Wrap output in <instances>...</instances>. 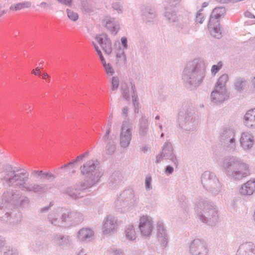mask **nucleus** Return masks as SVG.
<instances>
[{"label":"nucleus","mask_w":255,"mask_h":255,"mask_svg":"<svg viewBox=\"0 0 255 255\" xmlns=\"http://www.w3.org/2000/svg\"><path fill=\"white\" fill-rule=\"evenodd\" d=\"M29 173L24 169L15 170L8 167L4 171L1 179L9 186L15 185L23 191L41 194L46 192L48 186L46 184H38L28 182Z\"/></svg>","instance_id":"1"},{"label":"nucleus","mask_w":255,"mask_h":255,"mask_svg":"<svg viewBox=\"0 0 255 255\" xmlns=\"http://www.w3.org/2000/svg\"><path fill=\"white\" fill-rule=\"evenodd\" d=\"M206 64L200 58L188 62L182 73V80L185 87L190 90L202 84L206 75Z\"/></svg>","instance_id":"2"},{"label":"nucleus","mask_w":255,"mask_h":255,"mask_svg":"<svg viewBox=\"0 0 255 255\" xmlns=\"http://www.w3.org/2000/svg\"><path fill=\"white\" fill-rule=\"evenodd\" d=\"M222 166L227 176L233 180L240 181L250 174L249 165L236 156L225 158Z\"/></svg>","instance_id":"3"},{"label":"nucleus","mask_w":255,"mask_h":255,"mask_svg":"<svg viewBox=\"0 0 255 255\" xmlns=\"http://www.w3.org/2000/svg\"><path fill=\"white\" fill-rule=\"evenodd\" d=\"M80 170L81 174L85 177V180L80 182L82 189L90 188L97 184L102 176L99 163L96 160L87 161L80 166Z\"/></svg>","instance_id":"4"},{"label":"nucleus","mask_w":255,"mask_h":255,"mask_svg":"<svg viewBox=\"0 0 255 255\" xmlns=\"http://www.w3.org/2000/svg\"><path fill=\"white\" fill-rule=\"evenodd\" d=\"M1 201L6 203V208L10 210L16 208H24L30 203L29 198L17 189H8L1 196Z\"/></svg>","instance_id":"5"},{"label":"nucleus","mask_w":255,"mask_h":255,"mask_svg":"<svg viewBox=\"0 0 255 255\" xmlns=\"http://www.w3.org/2000/svg\"><path fill=\"white\" fill-rule=\"evenodd\" d=\"M195 209L202 222L213 226L217 222V210L212 202L202 199L196 203Z\"/></svg>","instance_id":"6"},{"label":"nucleus","mask_w":255,"mask_h":255,"mask_svg":"<svg viewBox=\"0 0 255 255\" xmlns=\"http://www.w3.org/2000/svg\"><path fill=\"white\" fill-rule=\"evenodd\" d=\"M178 120L179 126L188 131L195 130L198 123V119L193 116L191 110L184 108L179 112Z\"/></svg>","instance_id":"7"},{"label":"nucleus","mask_w":255,"mask_h":255,"mask_svg":"<svg viewBox=\"0 0 255 255\" xmlns=\"http://www.w3.org/2000/svg\"><path fill=\"white\" fill-rule=\"evenodd\" d=\"M201 182L207 190L216 194L221 189L222 185L216 175L209 171H205L201 176Z\"/></svg>","instance_id":"8"},{"label":"nucleus","mask_w":255,"mask_h":255,"mask_svg":"<svg viewBox=\"0 0 255 255\" xmlns=\"http://www.w3.org/2000/svg\"><path fill=\"white\" fill-rule=\"evenodd\" d=\"M235 133L233 128L225 127L221 130L220 141L222 145L228 150H234L236 148Z\"/></svg>","instance_id":"9"},{"label":"nucleus","mask_w":255,"mask_h":255,"mask_svg":"<svg viewBox=\"0 0 255 255\" xmlns=\"http://www.w3.org/2000/svg\"><path fill=\"white\" fill-rule=\"evenodd\" d=\"M171 160L174 166L177 167L178 161L175 154L174 153V149L172 143L169 140H167L162 147V151L156 156V162L159 163L163 158Z\"/></svg>","instance_id":"10"},{"label":"nucleus","mask_w":255,"mask_h":255,"mask_svg":"<svg viewBox=\"0 0 255 255\" xmlns=\"http://www.w3.org/2000/svg\"><path fill=\"white\" fill-rule=\"evenodd\" d=\"M132 126L127 121H123L120 134V145L122 148H127L132 139Z\"/></svg>","instance_id":"11"},{"label":"nucleus","mask_w":255,"mask_h":255,"mask_svg":"<svg viewBox=\"0 0 255 255\" xmlns=\"http://www.w3.org/2000/svg\"><path fill=\"white\" fill-rule=\"evenodd\" d=\"M67 215L62 209H57L51 211L47 215V221L51 224L58 227H65Z\"/></svg>","instance_id":"12"},{"label":"nucleus","mask_w":255,"mask_h":255,"mask_svg":"<svg viewBox=\"0 0 255 255\" xmlns=\"http://www.w3.org/2000/svg\"><path fill=\"white\" fill-rule=\"evenodd\" d=\"M208 246L203 240L195 239L190 244V255H208Z\"/></svg>","instance_id":"13"},{"label":"nucleus","mask_w":255,"mask_h":255,"mask_svg":"<svg viewBox=\"0 0 255 255\" xmlns=\"http://www.w3.org/2000/svg\"><path fill=\"white\" fill-rule=\"evenodd\" d=\"M153 221L147 216H141L139 220L138 228L141 235L145 237L150 236L153 229Z\"/></svg>","instance_id":"14"},{"label":"nucleus","mask_w":255,"mask_h":255,"mask_svg":"<svg viewBox=\"0 0 255 255\" xmlns=\"http://www.w3.org/2000/svg\"><path fill=\"white\" fill-rule=\"evenodd\" d=\"M135 203L134 194L131 190H125L120 195L117 201L115 202L116 207L120 208L123 207L130 206Z\"/></svg>","instance_id":"15"},{"label":"nucleus","mask_w":255,"mask_h":255,"mask_svg":"<svg viewBox=\"0 0 255 255\" xmlns=\"http://www.w3.org/2000/svg\"><path fill=\"white\" fill-rule=\"evenodd\" d=\"M229 96L230 93L227 88L215 86L211 94V100L212 102L218 104L228 100Z\"/></svg>","instance_id":"16"},{"label":"nucleus","mask_w":255,"mask_h":255,"mask_svg":"<svg viewBox=\"0 0 255 255\" xmlns=\"http://www.w3.org/2000/svg\"><path fill=\"white\" fill-rule=\"evenodd\" d=\"M156 236L158 242L161 248L164 249L167 246L169 237L166 227L163 222L161 221H159L157 223Z\"/></svg>","instance_id":"17"},{"label":"nucleus","mask_w":255,"mask_h":255,"mask_svg":"<svg viewBox=\"0 0 255 255\" xmlns=\"http://www.w3.org/2000/svg\"><path fill=\"white\" fill-rule=\"evenodd\" d=\"M118 228L117 219L109 215L103 221L102 232L104 235H110L116 232Z\"/></svg>","instance_id":"18"},{"label":"nucleus","mask_w":255,"mask_h":255,"mask_svg":"<svg viewBox=\"0 0 255 255\" xmlns=\"http://www.w3.org/2000/svg\"><path fill=\"white\" fill-rule=\"evenodd\" d=\"M65 214L67 215L65 220V227L78 225L84 220V216L81 212L65 211Z\"/></svg>","instance_id":"19"},{"label":"nucleus","mask_w":255,"mask_h":255,"mask_svg":"<svg viewBox=\"0 0 255 255\" xmlns=\"http://www.w3.org/2000/svg\"><path fill=\"white\" fill-rule=\"evenodd\" d=\"M121 91L123 99L128 101H129L130 96L132 101L133 100V97H136V98H138L135 86L131 82L129 84L126 83H123L121 85Z\"/></svg>","instance_id":"20"},{"label":"nucleus","mask_w":255,"mask_h":255,"mask_svg":"<svg viewBox=\"0 0 255 255\" xmlns=\"http://www.w3.org/2000/svg\"><path fill=\"white\" fill-rule=\"evenodd\" d=\"M95 39L106 54L110 55L112 53L113 51L112 41L107 34L103 33L97 35Z\"/></svg>","instance_id":"21"},{"label":"nucleus","mask_w":255,"mask_h":255,"mask_svg":"<svg viewBox=\"0 0 255 255\" xmlns=\"http://www.w3.org/2000/svg\"><path fill=\"white\" fill-rule=\"evenodd\" d=\"M240 142L241 146L244 150H249L252 148L254 144V137L249 132H243L241 134Z\"/></svg>","instance_id":"22"},{"label":"nucleus","mask_w":255,"mask_h":255,"mask_svg":"<svg viewBox=\"0 0 255 255\" xmlns=\"http://www.w3.org/2000/svg\"><path fill=\"white\" fill-rule=\"evenodd\" d=\"M52 242L57 246L62 248L68 247L72 243L71 237L68 235L56 234L52 237Z\"/></svg>","instance_id":"23"},{"label":"nucleus","mask_w":255,"mask_h":255,"mask_svg":"<svg viewBox=\"0 0 255 255\" xmlns=\"http://www.w3.org/2000/svg\"><path fill=\"white\" fill-rule=\"evenodd\" d=\"M93 45L97 52V53L100 58L106 73L109 76H113V75L115 74V70L113 69L112 65L109 63H106V60L104 58L102 51L99 49L98 46L94 42H93Z\"/></svg>","instance_id":"24"},{"label":"nucleus","mask_w":255,"mask_h":255,"mask_svg":"<svg viewBox=\"0 0 255 255\" xmlns=\"http://www.w3.org/2000/svg\"><path fill=\"white\" fill-rule=\"evenodd\" d=\"M141 16L145 22H151L156 16V10L151 5H144L141 8Z\"/></svg>","instance_id":"25"},{"label":"nucleus","mask_w":255,"mask_h":255,"mask_svg":"<svg viewBox=\"0 0 255 255\" xmlns=\"http://www.w3.org/2000/svg\"><path fill=\"white\" fill-rule=\"evenodd\" d=\"M236 255H255V245L251 242H246L241 244Z\"/></svg>","instance_id":"26"},{"label":"nucleus","mask_w":255,"mask_h":255,"mask_svg":"<svg viewBox=\"0 0 255 255\" xmlns=\"http://www.w3.org/2000/svg\"><path fill=\"white\" fill-rule=\"evenodd\" d=\"M94 232L93 230L88 228H83L77 233L78 240L83 242H89L94 238Z\"/></svg>","instance_id":"27"},{"label":"nucleus","mask_w":255,"mask_h":255,"mask_svg":"<svg viewBox=\"0 0 255 255\" xmlns=\"http://www.w3.org/2000/svg\"><path fill=\"white\" fill-rule=\"evenodd\" d=\"M103 24L112 34L116 35L120 29L119 21L113 17H106L103 21Z\"/></svg>","instance_id":"28"},{"label":"nucleus","mask_w":255,"mask_h":255,"mask_svg":"<svg viewBox=\"0 0 255 255\" xmlns=\"http://www.w3.org/2000/svg\"><path fill=\"white\" fill-rule=\"evenodd\" d=\"M255 191V180H250L243 184L239 189L240 194L247 196L252 195Z\"/></svg>","instance_id":"29"},{"label":"nucleus","mask_w":255,"mask_h":255,"mask_svg":"<svg viewBox=\"0 0 255 255\" xmlns=\"http://www.w3.org/2000/svg\"><path fill=\"white\" fill-rule=\"evenodd\" d=\"M244 123L249 128H255V108L246 112L244 117Z\"/></svg>","instance_id":"30"},{"label":"nucleus","mask_w":255,"mask_h":255,"mask_svg":"<svg viewBox=\"0 0 255 255\" xmlns=\"http://www.w3.org/2000/svg\"><path fill=\"white\" fill-rule=\"evenodd\" d=\"M138 134L142 137L147 135L149 129V123L145 116H142L139 120L138 124Z\"/></svg>","instance_id":"31"},{"label":"nucleus","mask_w":255,"mask_h":255,"mask_svg":"<svg viewBox=\"0 0 255 255\" xmlns=\"http://www.w3.org/2000/svg\"><path fill=\"white\" fill-rule=\"evenodd\" d=\"M208 28L211 35L216 38L219 39L221 37L222 32L220 27L219 21L211 22L209 21Z\"/></svg>","instance_id":"32"},{"label":"nucleus","mask_w":255,"mask_h":255,"mask_svg":"<svg viewBox=\"0 0 255 255\" xmlns=\"http://www.w3.org/2000/svg\"><path fill=\"white\" fill-rule=\"evenodd\" d=\"M80 186V183L76 184L74 187H70L67 188L66 190V194L73 199H77L82 197L80 191L84 190Z\"/></svg>","instance_id":"33"},{"label":"nucleus","mask_w":255,"mask_h":255,"mask_svg":"<svg viewBox=\"0 0 255 255\" xmlns=\"http://www.w3.org/2000/svg\"><path fill=\"white\" fill-rule=\"evenodd\" d=\"M226 10L223 6L215 7L212 11L210 16V22L219 21V19L224 17Z\"/></svg>","instance_id":"34"},{"label":"nucleus","mask_w":255,"mask_h":255,"mask_svg":"<svg viewBox=\"0 0 255 255\" xmlns=\"http://www.w3.org/2000/svg\"><path fill=\"white\" fill-rule=\"evenodd\" d=\"M2 203L0 204V218L6 221H10L12 217L13 213L10 212V209L9 207L7 208H5L6 203L5 202L2 201Z\"/></svg>","instance_id":"35"},{"label":"nucleus","mask_w":255,"mask_h":255,"mask_svg":"<svg viewBox=\"0 0 255 255\" xmlns=\"http://www.w3.org/2000/svg\"><path fill=\"white\" fill-rule=\"evenodd\" d=\"M116 63L119 65H125L127 64V56L125 50L121 47L115 50Z\"/></svg>","instance_id":"36"},{"label":"nucleus","mask_w":255,"mask_h":255,"mask_svg":"<svg viewBox=\"0 0 255 255\" xmlns=\"http://www.w3.org/2000/svg\"><path fill=\"white\" fill-rule=\"evenodd\" d=\"M125 236L129 241H134L136 239V233L132 225H129L126 228Z\"/></svg>","instance_id":"37"},{"label":"nucleus","mask_w":255,"mask_h":255,"mask_svg":"<svg viewBox=\"0 0 255 255\" xmlns=\"http://www.w3.org/2000/svg\"><path fill=\"white\" fill-rule=\"evenodd\" d=\"M31 3L30 1H23L16 4H12L9 9L12 11H17L25 8H29L31 6Z\"/></svg>","instance_id":"38"},{"label":"nucleus","mask_w":255,"mask_h":255,"mask_svg":"<svg viewBox=\"0 0 255 255\" xmlns=\"http://www.w3.org/2000/svg\"><path fill=\"white\" fill-rule=\"evenodd\" d=\"M116 150V142L112 139L109 140L105 147L106 154L108 155H112L115 153Z\"/></svg>","instance_id":"39"},{"label":"nucleus","mask_w":255,"mask_h":255,"mask_svg":"<svg viewBox=\"0 0 255 255\" xmlns=\"http://www.w3.org/2000/svg\"><path fill=\"white\" fill-rule=\"evenodd\" d=\"M165 16L170 22H174L178 20L176 12L167 8H166L165 12Z\"/></svg>","instance_id":"40"},{"label":"nucleus","mask_w":255,"mask_h":255,"mask_svg":"<svg viewBox=\"0 0 255 255\" xmlns=\"http://www.w3.org/2000/svg\"><path fill=\"white\" fill-rule=\"evenodd\" d=\"M229 80V76L227 74H224L218 79V81L215 84V87H220L227 88L226 83Z\"/></svg>","instance_id":"41"},{"label":"nucleus","mask_w":255,"mask_h":255,"mask_svg":"<svg viewBox=\"0 0 255 255\" xmlns=\"http://www.w3.org/2000/svg\"><path fill=\"white\" fill-rule=\"evenodd\" d=\"M246 81L243 79H238L235 83L236 89L239 92L243 90L244 87L245 86Z\"/></svg>","instance_id":"42"},{"label":"nucleus","mask_w":255,"mask_h":255,"mask_svg":"<svg viewBox=\"0 0 255 255\" xmlns=\"http://www.w3.org/2000/svg\"><path fill=\"white\" fill-rule=\"evenodd\" d=\"M4 255H18L19 252L17 248L12 247H8L4 251Z\"/></svg>","instance_id":"43"},{"label":"nucleus","mask_w":255,"mask_h":255,"mask_svg":"<svg viewBox=\"0 0 255 255\" xmlns=\"http://www.w3.org/2000/svg\"><path fill=\"white\" fill-rule=\"evenodd\" d=\"M66 12L68 18L71 20L75 21L78 19L79 16L77 13L69 9H67Z\"/></svg>","instance_id":"44"},{"label":"nucleus","mask_w":255,"mask_h":255,"mask_svg":"<svg viewBox=\"0 0 255 255\" xmlns=\"http://www.w3.org/2000/svg\"><path fill=\"white\" fill-rule=\"evenodd\" d=\"M202 9H200L196 15V22L199 23H202L205 19L204 14L201 12Z\"/></svg>","instance_id":"45"},{"label":"nucleus","mask_w":255,"mask_h":255,"mask_svg":"<svg viewBox=\"0 0 255 255\" xmlns=\"http://www.w3.org/2000/svg\"><path fill=\"white\" fill-rule=\"evenodd\" d=\"M223 64L221 62L218 63L217 65H213L211 68V72L213 75H215L222 67Z\"/></svg>","instance_id":"46"},{"label":"nucleus","mask_w":255,"mask_h":255,"mask_svg":"<svg viewBox=\"0 0 255 255\" xmlns=\"http://www.w3.org/2000/svg\"><path fill=\"white\" fill-rule=\"evenodd\" d=\"M119 86V80L117 77H113L112 80V90H116Z\"/></svg>","instance_id":"47"},{"label":"nucleus","mask_w":255,"mask_h":255,"mask_svg":"<svg viewBox=\"0 0 255 255\" xmlns=\"http://www.w3.org/2000/svg\"><path fill=\"white\" fill-rule=\"evenodd\" d=\"M132 101L133 105L134 107V112L135 113H138L140 108V104L138 102V98H136V97H133V100Z\"/></svg>","instance_id":"48"},{"label":"nucleus","mask_w":255,"mask_h":255,"mask_svg":"<svg viewBox=\"0 0 255 255\" xmlns=\"http://www.w3.org/2000/svg\"><path fill=\"white\" fill-rule=\"evenodd\" d=\"M151 182L152 178L151 176H146L145 181V186L146 190H150L152 189Z\"/></svg>","instance_id":"49"},{"label":"nucleus","mask_w":255,"mask_h":255,"mask_svg":"<svg viewBox=\"0 0 255 255\" xmlns=\"http://www.w3.org/2000/svg\"><path fill=\"white\" fill-rule=\"evenodd\" d=\"M112 7L113 9L117 10L118 13H122L123 11V6L119 2L113 3Z\"/></svg>","instance_id":"50"},{"label":"nucleus","mask_w":255,"mask_h":255,"mask_svg":"<svg viewBox=\"0 0 255 255\" xmlns=\"http://www.w3.org/2000/svg\"><path fill=\"white\" fill-rule=\"evenodd\" d=\"M89 154V151H86V152H84V153H82L81 155L77 156V157L75 158L76 159V161H77V162L81 161L84 158H86V157H88Z\"/></svg>","instance_id":"51"},{"label":"nucleus","mask_w":255,"mask_h":255,"mask_svg":"<svg viewBox=\"0 0 255 255\" xmlns=\"http://www.w3.org/2000/svg\"><path fill=\"white\" fill-rule=\"evenodd\" d=\"M77 162V161H76V159H74L73 160H72L71 161L69 162V163H67V164H64V165L62 166L60 168L61 169H63V168H66L67 167H69V166H70L71 167H74V164Z\"/></svg>","instance_id":"52"},{"label":"nucleus","mask_w":255,"mask_h":255,"mask_svg":"<svg viewBox=\"0 0 255 255\" xmlns=\"http://www.w3.org/2000/svg\"><path fill=\"white\" fill-rule=\"evenodd\" d=\"M121 42L123 46V49L126 50L128 48V40L127 37H122L121 38Z\"/></svg>","instance_id":"53"},{"label":"nucleus","mask_w":255,"mask_h":255,"mask_svg":"<svg viewBox=\"0 0 255 255\" xmlns=\"http://www.w3.org/2000/svg\"><path fill=\"white\" fill-rule=\"evenodd\" d=\"M53 205V204L52 202H50L48 206L44 207L41 208L40 210V212L41 213H45L49 211L50 208Z\"/></svg>","instance_id":"54"},{"label":"nucleus","mask_w":255,"mask_h":255,"mask_svg":"<svg viewBox=\"0 0 255 255\" xmlns=\"http://www.w3.org/2000/svg\"><path fill=\"white\" fill-rule=\"evenodd\" d=\"M111 132V129L110 128H109L106 130V132L105 134V135L103 137V140L104 141H109L110 139H109L110 133Z\"/></svg>","instance_id":"55"},{"label":"nucleus","mask_w":255,"mask_h":255,"mask_svg":"<svg viewBox=\"0 0 255 255\" xmlns=\"http://www.w3.org/2000/svg\"><path fill=\"white\" fill-rule=\"evenodd\" d=\"M173 171H174V168L173 167H172L171 166H167V167L165 169V173L167 175H170V174H172L173 173Z\"/></svg>","instance_id":"56"},{"label":"nucleus","mask_w":255,"mask_h":255,"mask_svg":"<svg viewBox=\"0 0 255 255\" xmlns=\"http://www.w3.org/2000/svg\"><path fill=\"white\" fill-rule=\"evenodd\" d=\"M181 0H166V2L168 3L171 6H175Z\"/></svg>","instance_id":"57"},{"label":"nucleus","mask_w":255,"mask_h":255,"mask_svg":"<svg viewBox=\"0 0 255 255\" xmlns=\"http://www.w3.org/2000/svg\"><path fill=\"white\" fill-rule=\"evenodd\" d=\"M43 177V178L44 179H50L52 177H54V175L50 173H49V172H43V174H42V175Z\"/></svg>","instance_id":"58"},{"label":"nucleus","mask_w":255,"mask_h":255,"mask_svg":"<svg viewBox=\"0 0 255 255\" xmlns=\"http://www.w3.org/2000/svg\"><path fill=\"white\" fill-rule=\"evenodd\" d=\"M43 174V171L42 170H33L31 172V174L33 176H42Z\"/></svg>","instance_id":"59"},{"label":"nucleus","mask_w":255,"mask_h":255,"mask_svg":"<svg viewBox=\"0 0 255 255\" xmlns=\"http://www.w3.org/2000/svg\"><path fill=\"white\" fill-rule=\"evenodd\" d=\"M112 254L113 255H124V252L121 250H113Z\"/></svg>","instance_id":"60"},{"label":"nucleus","mask_w":255,"mask_h":255,"mask_svg":"<svg viewBox=\"0 0 255 255\" xmlns=\"http://www.w3.org/2000/svg\"><path fill=\"white\" fill-rule=\"evenodd\" d=\"M60 3L66 5H70L72 2V0H58Z\"/></svg>","instance_id":"61"},{"label":"nucleus","mask_w":255,"mask_h":255,"mask_svg":"<svg viewBox=\"0 0 255 255\" xmlns=\"http://www.w3.org/2000/svg\"><path fill=\"white\" fill-rule=\"evenodd\" d=\"M31 73L35 75H40L41 71L40 69L38 67H37L36 69H33Z\"/></svg>","instance_id":"62"},{"label":"nucleus","mask_w":255,"mask_h":255,"mask_svg":"<svg viewBox=\"0 0 255 255\" xmlns=\"http://www.w3.org/2000/svg\"><path fill=\"white\" fill-rule=\"evenodd\" d=\"M128 109V107H125L122 109V115L125 117H127Z\"/></svg>","instance_id":"63"},{"label":"nucleus","mask_w":255,"mask_h":255,"mask_svg":"<svg viewBox=\"0 0 255 255\" xmlns=\"http://www.w3.org/2000/svg\"><path fill=\"white\" fill-rule=\"evenodd\" d=\"M5 241L4 239L0 236V251L1 249L5 246Z\"/></svg>","instance_id":"64"}]
</instances>
